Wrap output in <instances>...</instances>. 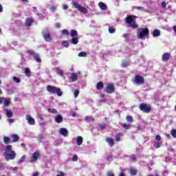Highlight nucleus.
Segmentation results:
<instances>
[{
  "label": "nucleus",
  "instance_id": "1a4fd4ad",
  "mask_svg": "<svg viewBox=\"0 0 176 176\" xmlns=\"http://www.w3.org/2000/svg\"><path fill=\"white\" fill-rule=\"evenodd\" d=\"M43 36L46 42H52L53 41V38L50 35V32L48 30H45L43 31Z\"/></svg>",
  "mask_w": 176,
  "mask_h": 176
},
{
  "label": "nucleus",
  "instance_id": "338daca9",
  "mask_svg": "<svg viewBox=\"0 0 176 176\" xmlns=\"http://www.w3.org/2000/svg\"><path fill=\"white\" fill-rule=\"evenodd\" d=\"M39 175V173H38V172H35L33 175H32V176H38Z\"/></svg>",
  "mask_w": 176,
  "mask_h": 176
},
{
  "label": "nucleus",
  "instance_id": "69168bd1",
  "mask_svg": "<svg viewBox=\"0 0 176 176\" xmlns=\"http://www.w3.org/2000/svg\"><path fill=\"white\" fill-rule=\"evenodd\" d=\"M3 170V164H0V171Z\"/></svg>",
  "mask_w": 176,
  "mask_h": 176
},
{
  "label": "nucleus",
  "instance_id": "f3484780",
  "mask_svg": "<svg viewBox=\"0 0 176 176\" xmlns=\"http://www.w3.org/2000/svg\"><path fill=\"white\" fill-rule=\"evenodd\" d=\"M128 170L130 175H137L138 170L135 168H129Z\"/></svg>",
  "mask_w": 176,
  "mask_h": 176
},
{
  "label": "nucleus",
  "instance_id": "72a5a7b5",
  "mask_svg": "<svg viewBox=\"0 0 176 176\" xmlns=\"http://www.w3.org/2000/svg\"><path fill=\"white\" fill-rule=\"evenodd\" d=\"M116 32V29H115V28L113 27L109 28V34H115Z\"/></svg>",
  "mask_w": 176,
  "mask_h": 176
},
{
  "label": "nucleus",
  "instance_id": "e2e57ef3",
  "mask_svg": "<svg viewBox=\"0 0 176 176\" xmlns=\"http://www.w3.org/2000/svg\"><path fill=\"white\" fill-rule=\"evenodd\" d=\"M3 103V97H0V105Z\"/></svg>",
  "mask_w": 176,
  "mask_h": 176
},
{
  "label": "nucleus",
  "instance_id": "473e14b6",
  "mask_svg": "<svg viewBox=\"0 0 176 176\" xmlns=\"http://www.w3.org/2000/svg\"><path fill=\"white\" fill-rule=\"evenodd\" d=\"M129 61H123L121 64V67L122 68H126V67H129Z\"/></svg>",
  "mask_w": 176,
  "mask_h": 176
},
{
  "label": "nucleus",
  "instance_id": "bf43d9fd",
  "mask_svg": "<svg viewBox=\"0 0 176 176\" xmlns=\"http://www.w3.org/2000/svg\"><path fill=\"white\" fill-rule=\"evenodd\" d=\"M138 10H144V7H135Z\"/></svg>",
  "mask_w": 176,
  "mask_h": 176
},
{
  "label": "nucleus",
  "instance_id": "774afa93",
  "mask_svg": "<svg viewBox=\"0 0 176 176\" xmlns=\"http://www.w3.org/2000/svg\"><path fill=\"white\" fill-rule=\"evenodd\" d=\"M173 31H174V32H175V34H176V25H174V26H173Z\"/></svg>",
  "mask_w": 176,
  "mask_h": 176
},
{
  "label": "nucleus",
  "instance_id": "ea45409f",
  "mask_svg": "<svg viewBox=\"0 0 176 176\" xmlns=\"http://www.w3.org/2000/svg\"><path fill=\"white\" fill-rule=\"evenodd\" d=\"M62 34L63 35H67V36H68V35H69V32H68V30H67V29H64L62 31Z\"/></svg>",
  "mask_w": 176,
  "mask_h": 176
},
{
  "label": "nucleus",
  "instance_id": "0e129e2a",
  "mask_svg": "<svg viewBox=\"0 0 176 176\" xmlns=\"http://www.w3.org/2000/svg\"><path fill=\"white\" fill-rule=\"evenodd\" d=\"M8 122H9L10 123H13V122H14V120L12 119V118H10V119H8Z\"/></svg>",
  "mask_w": 176,
  "mask_h": 176
},
{
  "label": "nucleus",
  "instance_id": "680f3d73",
  "mask_svg": "<svg viewBox=\"0 0 176 176\" xmlns=\"http://www.w3.org/2000/svg\"><path fill=\"white\" fill-rule=\"evenodd\" d=\"M67 9H68V6L64 4V5H63V10H67Z\"/></svg>",
  "mask_w": 176,
  "mask_h": 176
},
{
  "label": "nucleus",
  "instance_id": "5fc2aeb1",
  "mask_svg": "<svg viewBox=\"0 0 176 176\" xmlns=\"http://www.w3.org/2000/svg\"><path fill=\"white\" fill-rule=\"evenodd\" d=\"M107 128V124H104L102 125H100V129L102 130H104V129H106Z\"/></svg>",
  "mask_w": 176,
  "mask_h": 176
},
{
  "label": "nucleus",
  "instance_id": "f03ea898",
  "mask_svg": "<svg viewBox=\"0 0 176 176\" xmlns=\"http://www.w3.org/2000/svg\"><path fill=\"white\" fill-rule=\"evenodd\" d=\"M47 91L51 94H57L58 97H61V96H63V91H61V89L57 87L47 85Z\"/></svg>",
  "mask_w": 176,
  "mask_h": 176
},
{
  "label": "nucleus",
  "instance_id": "f8f14e48",
  "mask_svg": "<svg viewBox=\"0 0 176 176\" xmlns=\"http://www.w3.org/2000/svg\"><path fill=\"white\" fill-rule=\"evenodd\" d=\"M11 102H12V99H10V98L3 97V103L4 108H8V107L10 105Z\"/></svg>",
  "mask_w": 176,
  "mask_h": 176
},
{
  "label": "nucleus",
  "instance_id": "f257e3e1",
  "mask_svg": "<svg viewBox=\"0 0 176 176\" xmlns=\"http://www.w3.org/2000/svg\"><path fill=\"white\" fill-rule=\"evenodd\" d=\"M4 151L3 156L8 162V160H14L16 159V152L13 151L12 145L9 144L6 146Z\"/></svg>",
  "mask_w": 176,
  "mask_h": 176
},
{
  "label": "nucleus",
  "instance_id": "3c124183",
  "mask_svg": "<svg viewBox=\"0 0 176 176\" xmlns=\"http://www.w3.org/2000/svg\"><path fill=\"white\" fill-rule=\"evenodd\" d=\"M155 140H156V141H161L162 140V137L159 135H157L155 136Z\"/></svg>",
  "mask_w": 176,
  "mask_h": 176
},
{
  "label": "nucleus",
  "instance_id": "412c9836",
  "mask_svg": "<svg viewBox=\"0 0 176 176\" xmlns=\"http://www.w3.org/2000/svg\"><path fill=\"white\" fill-rule=\"evenodd\" d=\"M70 36H71V38L79 37V36L78 34V32L75 30H72L70 31Z\"/></svg>",
  "mask_w": 176,
  "mask_h": 176
},
{
  "label": "nucleus",
  "instance_id": "c756f323",
  "mask_svg": "<svg viewBox=\"0 0 176 176\" xmlns=\"http://www.w3.org/2000/svg\"><path fill=\"white\" fill-rule=\"evenodd\" d=\"M25 74L27 76L30 77L31 76V70L28 67L25 68Z\"/></svg>",
  "mask_w": 176,
  "mask_h": 176
},
{
  "label": "nucleus",
  "instance_id": "49530a36",
  "mask_svg": "<svg viewBox=\"0 0 176 176\" xmlns=\"http://www.w3.org/2000/svg\"><path fill=\"white\" fill-rule=\"evenodd\" d=\"M154 146L157 149L162 146V142H158L154 145Z\"/></svg>",
  "mask_w": 176,
  "mask_h": 176
},
{
  "label": "nucleus",
  "instance_id": "4468645a",
  "mask_svg": "<svg viewBox=\"0 0 176 176\" xmlns=\"http://www.w3.org/2000/svg\"><path fill=\"white\" fill-rule=\"evenodd\" d=\"M33 23H34L33 18H26L25 19V25H27L28 27H31V25H32Z\"/></svg>",
  "mask_w": 176,
  "mask_h": 176
},
{
  "label": "nucleus",
  "instance_id": "6e6552de",
  "mask_svg": "<svg viewBox=\"0 0 176 176\" xmlns=\"http://www.w3.org/2000/svg\"><path fill=\"white\" fill-rule=\"evenodd\" d=\"M28 53L30 56H33V58L36 63H42V59L41 58V56H39V54L35 53V52L32 50H28Z\"/></svg>",
  "mask_w": 176,
  "mask_h": 176
},
{
  "label": "nucleus",
  "instance_id": "39448f33",
  "mask_svg": "<svg viewBox=\"0 0 176 176\" xmlns=\"http://www.w3.org/2000/svg\"><path fill=\"white\" fill-rule=\"evenodd\" d=\"M73 6L75 8V9H77L80 13H83V14H87V13H89V10H87V8L80 6L76 2L73 3Z\"/></svg>",
  "mask_w": 176,
  "mask_h": 176
},
{
  "label": "nucleus",
  "instance_id": "c9c22d12",
  "mask_svg": "<svg viewBox=\"0 0 176 176\" xmlns=\"http://www.w3.org/2000/svg\"><path fill=\"white\" fill-rule=\"evenodd\" d=\"M87 56V53L85 52H81L78 54L79 57H86Z\"/></svg>",
  "mask_w": 176,
  "mask_h": 176
},
{
  "label": "nucleus",
  "instance_id": "de8ad7c7",
  "mask_svg": "<svg viewBox=\"0 0 176 176\" xmlns=\"http://www.w3.org/2000/svg\"><path fill=\"white\" fill-rule=\"evenodd\" d=\"M57 74H58V75H59L60 76H63V75H64V72H63V70H58V71H57Z\"/></svg>",
  "mask_w": 176,
  "mask_h": 176
},
{
  "label": "nucleus",
  "instance_id": "603ef678",
  "mask_svg": "<svg viewBox=\"0 0 176 176\" xmlns=\"http://www.w3.org/2000/svg\"><path fill=\"white\" fill-rule=\"evenodd\" d=\"M131 159L132 162H135V160H137L135 155H131Z\"/></svg>",
  "mask_w": 176,
  "mask_h": 176
},
{
  "label": "nucleus",
  "instance_id": "09e8293b",
  "mask_svg": "<svg viewBox=\"0 0 176 176\" xmlns=\"http://www.w3.org/2000/svg\"><path fill=\"white\" fill-rule=\"evenodd\" d=\"M72 161L73 162H78V155H74L72 157Z\"/></svg>",
  "mask_w": 176,
  "mask_h": 176
},
{
  "label": "nucleus",
  "instance_id": "c03bdc74",
  "mask_svg": "<svg viewBox=\"0 0 176 176\" xmlns=\"http://www.w3.org/2000/svg\"><path fill=\"white\" fill-rule=\"evenodd\" d=\"M162 8H163L164 9H166V6H167V3H166V1H162L161 3Z\"/></svg>",
  "mask_w": 176,
  "mask_h": 176
},
{
  "label": "nucleus",
  "instance_id": "ddd939ff",
  "mask_svg": "<svg viewBox=\"0 0 176 176\" xmlns=\"http://www.w3.org/2000/svg\"><path fill=\"white\" fill-rule=\"evenodd\" d=\"M25 119H26V120H28V124H30L32 126L35 124V119H34L32 117H31V116L27 115L25 116Z\"/></svg>",
  "mask_w": 176,
  "mask_h": 176
},
{
  "label": "nucleus",
  "instance_id": "9d476101",
  "mask_svg": "<svg viewBox=\"0 0 176 176\" xmlns=\"http://www.w3.org/2000/svg\"><path fill=\"white\" fill-rule=\"evenodd\" d=\"M38 157H41V153L38 151H36L31 157L30 163H34V162H36Z\"/></svg>",
  "mask_w": 176,
  "mask_h": 176
},
{
  "label": "nucleus",
  "instance_id": "0eeeda50",
  "mask_svg": "<svg viewBox=\"0 0 176 176\" xmlns=\"http://www.w3.org/2000/svg\"><path fill=\"white\" fill-rule=\"evenodd\" d=\"M139 109L142 111V112H144L145 113H149L151 111H152V107L148 105L146 103H141L139 106Z\"/></svg>",
  "mask_w": 176,
  "mask_h": 176
},
{
  "label": "nucleus",
  "instance_id": "052dcab7",
  "mask_svg": "<svg viewBox=\"0 0 176 176\" xmlns=\"http://www.w3.org/2000/svg\"><path fill=\"white\" fill-rule=\"evenodd\" d=\"M3 12V7H2V4H0V13H2Z\"/></svg>",
  "mask_w": 176,
  "mask_h": 176
},
{
  "label": "nucleus",
  "instance_id": "b1692460",
  "mask_svg": "<svg viewBox=\"0 0 176 176\" xmlns=\"http://www.w3.org/2000/svg\"><path fill=\"white\" fill-rule=\"evenodd\" d=\"M11 138H12V142H17L19 140H20V138L16 134H12L10 135Z\"/></svg>",
  "mask_w": 176,
  "mask_h": 176
},
{
  "label": "nucleus",
  "instance_id": "c85d7f7f",
  "mask_svg": "<svg viewBox=\"0 0 176 176\" xmlns=\"http://www.w3.org/2000/svg\"><path fill=\"white\" fill-rule=\"evenodd\" d=\"M72 82H76L78 80V75L76 73H73L71 76Z\"/></svg>",
  "mask_w": 176,
  "mask_h": 176
},
{
  "label": "nucleus",
  "instance_id": "4d7b16f0",
  "mask_svg": "<svg viewBox=\"0 0 176 176\" xmlns=\"http://www.w3.org/2000/svg\"><path fill=\"white\" fill-rule=\"evenodd\" d=\"M107 176H115V175L112 172H108Z\"/></svg>",
  "mask_w": 176,
  "mask_h": 176
},
{
  "label": "nucleus",
  "instance_id": "6e6d98bb",
  "mask_svg": "<svg viewBox=\"0 0 176 176\" xmlns=\"http://www.w3.org/2000/svg\"><path fill=\"white\" fill-rule=\"evenodd\" d=\"M55 27L56 28H60V27H61V25L59 23H56L55 24Z\"/></svg>",
  "mask_w": 176,
  "mask_h": 176
},
{
  "label": "nucleus",
  "instance_id": "cd10ccee",
  "mask_svg": "<svg viewBox=\"0 0 176 176\" xmlns=\"http://www.w3.org/2000/svg\"><path fill=\"white\" fill-rule=\"evenodd\" d=\"M153 36L156 38V36H160V30H155L153 32Z\"/></svg>",
  "mask_w": 176,
  "mask_h": 176
},
{
  "label": "nucleus",
  "instance_id": "a878e982",
  "mask_svg": "<svg viewBox=\"0 0 176 176\" xmlns=\"http://www.w3.org/2000/svg\"><path fill=\"white\" fill-rule=\"evenodd\" d=\"M3 142H4V144H10V142H12V140H10V138L8 136H4L3 138Z\"/></svg>",
  "mask_w": 176,
  "mask_h": 176
},
{
  "label": "nucleus",
  "instance_id": "79ce46f5",
  "mask_svg": "<svg viewBox=\"0 0 176 176\" xmlns=\"http://www.w3.org/2000/svg\"><path fill=\"white\" fill-rule=\"evenodd\" d=\"M13 80L15 83H20V79L18 77L14 76Z\"/></svg>",
  "mask_w": 176,
  "mask_h": 176
},
{
  "label": "nucleus",
  "instance_id": "f704fd0d",
  "mask_svg": "<svg viewBox=\"0 0 176 176\" xmlns=\"http://www.w3.org/2000/svg\"><path fill=\"white\" fill-rule=\"evenodd\" d=\"M47 111L50 112V113H54L56 114L57 113V110L56 109H47Z\"/></svg>",
  "mask_w": 176,
  "mask_h": 176
},
{
  "label": "nucleus",
  "instance_id": "393cba45",
  "mask_svg": "<svg viewBox=\"0 0 176 176\" xmlns=\"http://www.w3.org/2000/svg\"><path fill=\"white\" fill-rule=\"evenodd\" d=\"M71 43L72 45H78L79 43V37H72Z\"/></svg>",
  "mask_w": 176,
  "mask_h": 176
},
{
  "label": "nucleus",
  "instance_id": "bb28decb",
  "mask_svg": "<svg viewBox=\"0 0 176 176\" xmlns=\"http://www.w3.org/2000/svg\"><path fill=\"white\" fill-rule=\"evenodd\" d=\"M83 142V138L82 136H78L76 139V144L78 146H80V144Z\"/></svg>",
  "mask_w": 176,
  "mask_h": 176
},
{
  "label": "nucleus",
  "instance_id": "a18cd8bd",
  "mask_svg": "<svg viewBox=\"0 0 176 176\" xmlns=\"http://www.w3.org/2000/svg\"><path fill=\"white\" fill-rule=\"evenodd\" d=\"M78 96H79V90L76 89L74 91V97L77 98Z\"/></svg>",
  "mask_w": 176,
  "mask_h": 176
},
{
  "label": "nucleus",
  "instance_id": "2eb2a0df",
  "mask_svg": "<svg viewBox=\"0 0 176 176\" xmlns=\"http://www.w3.org/2000/svg\"><path fill=\"white\" fill-rule=\"evenodd\" d=\"M3 112H6L7 118H12L13 116V111L8 109H4Z\"/></svg>",
  "mask_w": 176,
  "mask_h": 176
},
{
  "label": "nucleus",
  "instance_id": "9b49d317",
  "mask_svg": "<svg viewBox=\"0 0 176 176\" xmlns=\"http://www.w3.org/2000/svg\"><path fill=\"white\" fill-rule=\"evenodd\" d=\"M106 92L108 94H112L113 93H115V85H113L112 83L108 84L106 87Z\"/></svg>",
  "mask_w": 176,
  "mask_h": 176
},
{
  "label": "nucleus",
  "instance_id": "864d4df0",
  "mask_svg": "<svg viewBox=\"0 0 176 176\" xmlns=\"http://www.w3.org/2000/svg\"><path fill=\"white\" fill-rule=\"evenodd\" d=\"M123 38H124L125 39H127V38H129V36H130V34H124L122 35Z\"/></svg>",
  "mask_w": 176,
  "mask_h": 176
},
{
  "label": "nucleus",
  "instance_id": "e433bc0d",
  "mask_svg": "<svg viewBox=\"0 0 176 176\" xmlns=\"http://www.w3.org/2000/svg\"><path fill=\"white\" fill-rule=\"evenodd\" d=\"M115 141H117V142H119L120 141V133H118L115 138H114Z\"/></svg>",
  "mask_w": 176,
  "mask_h": 176
},
{
  "label": "nucleus",
  "instance_id": "a19ab883",
  "mask_svg": "<svg viewBox=\"0 0 176 176\" xmlns=\"http://www.w3.org/2000/svg\"><path fill=\"white\" fill-rule=\"evenodd\" d=\"M63 45L65 47H69V44L68 43V41H63Z\"/></svg>",
  "mask_w": 176,
  "mask_h": 176
},
{
  "label": "nucleus",
  "instance_id": "20e7f679",
  "mask_svg": "<svg viewBox=\"0 0 176 176\" xmlns=\"http://www.w3.org/2000/svg\"><path fill=\"white\" fill-rule=\"evenodd\" d=\"M148 35H149V29L148 28L139 29V33L138 34L139 39H144Z\"/></svg>",
  "mask_w": 176,
  "mask_h": 176
},
{
  "label": "nucleus",
  "instance_id": "58836bf2",
  "mask_svg": "<svg viewBox=\"0 0 176 176\" xmlns=\"http://www.w3.org/2000/svg\"><path fill=\"white\" fill-rule=\"evenodd\" d=\"M171 135L172 137H173V138H176V130L175 129H172L170 131Z\"/></svg>",
  "mask_w": 176,
  "mask_h": 176
},
{
  "label": "nucleus",
  "instance_id": "4be33fe9",
  "mask_svg": "<svg viewBox=\"0 0 176 176\" xmlns=\"http://www.w3.org/2000/svg\"><path fill=\"white\" fill-rule=\"evenodd\" d=\"M97 90H102L104 89V82L102 81H100L96 84Z\"/></svg>",
  "mask_w": 176,
  "mask_h": 176
},
{
  "label": "nucleus",
  "instance_id": "4c0bfd02",
  "mask_svg": "<svg viewBox=\"0 0 176 176\" xmlns=\"http://www.w3.org/2000/svg\"><path fill=\"white\" fill-rule=\"evenodd\" d=\"M126 120L127 122H134V119L133 118V117L131 116H126Z\"/></svg>",
  "mask_w": 176,
  "mask_h": 176
},
{
  "label": "nucleus",
  "instance_id": "6ab92c4d",
  "mask_svg": "<svg viewBox=\"0 0 176 176\" xmlns=\"http://www.w3.org/2000/svg\"><path fill=\"white\" fill-rule=\"evenodd\" d=\"M63 120H64L63 116L57 115L55 116V122H56V123H61V122H63Z\"/></svg>",
  "mask_w": 176,
  "mask_h": 176
},
{
  "label": "nucleus",
  "instance_id": "5701e85b",
  "mask_svg": "<svg viewBox=\"0 0 176 176\" xmlns=\"http://www.w3.org/2000/svg\"><path fill=\"white\" fill-rule=\"evenodd\" d=\"M98 6L101 10H107V9H108V6H107L106 4L103 2H100L98 3Z\"/></svg>",
  "mask_w": 176,
  "mask_h": 176
},
{
  "label": "nucleus",
  "instance_id": "423d86ee",
  "mask_svg": "<svg viewBox=\"0 0 176 176\" xmlns=\"http://www.w3.org/2000/svg\"><path fill=\"white\" fill-rule=\"evenodd\" d=\"M133 82V83H135V85H144V83H145V78H144V76L137 74L135 75Z\"/></svg>",
  "mask_w": 176,
  "mask_h": 176
},
{
  "label": "nucleus",
  "instance_id": "8fccbe9b",
  "mask_svg": "<svg viewBox=\"0 0 176 176\" xmlns=\"http://www.w3.org/2000/svg\"><path fill=\"white\" fill-rule=\"evenodd\" d=\"M100 98H102L101 101L105 102V95L104 94H101Z\"/></svg>",
  "mask_w": 176,
  "mask_h": 176
},
{
  "label": "nucleus",
  "instance_id": "a211bd4d",
  "mask_svg": "<svg viewBox=\"0 0 176 176\" xmlns=\"http://www.w3.org/2000/svg\"><path fill=\"white\" fill-rule=\"evenodd\" d=\"M60 133L63 137H68V130L65 128H61L60 129Z\"/></svg>",
  "mask_w": 176,
  "mask_h": 176
},
{
  "label": "nucleus",
  "instance_id": "37998d69",
  "mask_svg": "<svg viewBox=\"0 0 176 176\" xmlns=\"http://www.w3.org/2000/svg\"><path fill=\"white\" fill-rule=\"evenodd\" d=\"M25 161V155H23L19 161V163H23Z\"/></svg>",
  "mask_w": 176,
  "mask_h": 176
},
{
  "label": "nucleus",
  "instance_id": "13d9d810",
  "mask_svg": "<svg viewBox=\"0 0 176 176\" xmlns=\"http://www.w3.org/2000/svg\"><path fill=\"white\" fill-rule=\"evenodd\" d=\"M64 175H65V173L60 172L59 174H58L56 176H64Z\"/></svg>",
  "mask_w": 176,
  "mask_h": 176
},
{
  "label": "nucleus",
  "instance_id": "2f4dec72",
  "mask_svg": "<svg viewBox=\"0 0 176 176\" xmlns=\"http://www.w3.org/2000/svg\"><path fill=\"white\" fill-rule=\"evenodd\" d=\"M86 122H94V118L91 117V116H88L85 118Z\"/></svg>",
  "mask_w": 176,
  "mask_h": 176
},
{
  "label": "nucleus",
  "instance_id": "dca6fc26",
  "mask_svg": "<svg viewBox=\"0 0 176 176\" xmlns=\"http://www.w3.org/2000/svg\"><path fill=\"white\" fill-rule=\"evenodd\" d=\"M170 53L166 52L162 55V61H168L170 60Z\"/></svg>",
  "mask_w": 176,
  "mask_h": 176
},
{
  "label": "nucleus",
  "instance_id": "7c9ffc66",
  "mask_svg": "<svg viewBox=\"0 0 176 176\" xmlns=\"http://www.w3.org/2000/svg\"><path fill=\"white\" fill-rule=\"evenodd\" d=\"M122 127H123L124 130H130V129H131V125L127 124H122Z\"/></svg>",
  "mask_w": 176,
  "mask_h": 176
},
{
  "label": "nucleus",
  "instance_id": "aec40b11",
  "mask_svg": "<svg viewBox=\"0 0 176 176\" xmlns=\"http://www.w3.org/2000/svg\"><path fill=\"white\" fill-rule=\"evenodd\" d=\"M106 142L109 144V146H113L115 145V142L111 138H107Z\"/></svg>",
  "mask_w": 176,
  "mask_h": 176
},
{
  "label": "nucleus",
  "instance_id": "7ed1b4c3",
  "mask_svg": "<svg viewBox=\"0 0 176 176\" xmlns=\"http://www.w3.org/2000/svg\"><path fill=\"white\" fill-rule=\"evenodd\" d=\"M134 19H135V16L129 15L125 18V20L126 24H129V27L135 30L136 28H138V25L135 23Z\"/></svg>",
  "mask_w": 176,
  "mask_h": 176
}]
</instances>
